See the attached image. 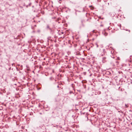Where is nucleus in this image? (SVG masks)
<instances>
[{"instance_id": "nucleus-1", "label": "nucleus", "mask_w": 132, "mask_h": 132, "mask_svg": "<svg viewBox=\"0 0 132 132\" xmlns=\"http://www.w3.org/2000/svg\"><path fill=\"white\" fill-rule=\"evenodd\" d=\"M118 63L119 62L114 60H112L111 62V64L113 66L115 65L116 64L117 65Z\"/></svg>"}, {"instance_id": "nucleus-2", "label": "nucleus", "mask_w": 132, "mask_h": 132, "mask_svg": "<svg viewBox=\"0 0 132 132\" xmlns=\"http://www.w3.org/2000/svg\"><path fill=\"white\" fill-rule=\"evenodd\" d=\"M108 61V58L106 57H104L102 58V62L103 63H105Z\"/></svg>"}, {"instance_id": "nucleus-3", "label": "nucleus", "mask_w": 132, "mask_h": 132, "mask_svg": "<svg viewBox=\"0 0 132 132\" xmlns=\"http://www.w3.org/2000/svg\"><path fill=\"white\" fill-rule=\"evenodd\" d=\"M62 85V83H60L59 84L58 86H57V87L58 88H61V85Z\"/></svg>"}, {"instance_id": "nucleus-4", "label": "nucleus", "mask_w": 132, "mask_h": 132, "mask_svg": "<svg viewBox=\"0 0 132 132\" xmlns=\"http://www.w3.org/2000/svg\"><path fill=\"white\" fill-rule=\"evenodd\" d=\"M47 29L51 30V29L50 28L49 25H47Z\"/></svg>"}, {"instance_id": "nucleus-5", "label": "nucleus", "mask_w": 132, "mask_h": 132, "mask_svg": "<svg viewBox=\"0 0 132 132\" xmlns=\"http://www.w3.org/2000/svg\"><path fill=\"white\" fill-rule=\"evenodd\" d=\"M103 33L104 34L105 36H106L108 35V34L105 32H103Z\"/></svg>"}, {"instance_id": "nucleus-6", "label": "nucleus", "mask_w": 132, "mask_h": 132, "mask_svg": "<svg viewBox=\"0 0 132 132\" xmlns=\"http://www.w3.org/2000/svg\"><path fill=\"white\" fill-rule=\"evenodd\" d=\"M103 54L104 55L105 53H106V52L105 51V50L104 49L103 50Z\"/></svg>"}, {"instance_id": "nucleus-7", "label": "nucleus", "mask_w": 132, "mask_h": 132, "mask_svg": "<svg viewBox=\"0 0 132 132\" xmlns=\"http://www.w3.org/2000/svg\"><path fill=\"white\" fill-rule=\"evenodd\" d=\"M95 44H96V47H98V45L97 43H95Z\"/></svg>"}, {"instance_id": "nucleus-8", "label": "nucleus", "mask_w": 132, "mask_h": 132, "mask_svg": "<svg viewBox=\"0 0 132 132\" xmlns=\"http://www.w3.org/2000/svg\"><path fill=\"white\" fill-rule=\"evenodd\" d=\"M125 106L126 107V108H127L128 107V104H125Z\"/></svg>"}, {"instance_id": "nucleus-9", "label": "nucleus", "mask_w": 132, "mask_h": 132, "mask_svg": "<svg viewBox=\"0 0 132 132\" xmlns=\"http://www.w3.org/2000/svg\"><path fill=\"white\" fill-rule=\"evenodd\" d=\"M81 23H82V26H83L84 27L85 26V25H84L83 23V21H81Z\"/></svg>"}, {"instance_id": "nucleus-10", "label": "nucleus", "mask_w": 132, "mask_h": 132, "mask_svg": "<svg viewBox=\"0 0 132 132\" xmlns=\"http://www.w3.org/2000/svg\"><path fill=\"white\" fill-rule=\"evenodd\" d=\"M73 93V92H72V91H70V92H69V93L70 94H71L72 93Z\"/></svg>"}, {"instance_id": "nucleus-11", "label": "nucleus", "mask_w": 132, "mask_h": 132, "mask_svg": "<svg viewBox=\"0 0 132 132\" xmlns=\"http://www.w3.org/2000/svg\"><path fill=\"white\" fill-rule=\"evenodd\" d=\"M117 60H120V58L119 57H117Z\"/></svg>"}, {"instance_id": "nucleus-12", "label": "nucleus", "mask_w": 132, "mask_h": 132, "mask_svg": "<svg viewBox=\"0 0 132 132\" xmlns=\"http://www.w3.org/2000/svg\"><path fill=\"white\" fill-rule=\"evenodd\" d=\"M14 63H13L12 64V65L13 66H14Z\"/></svg>"}, {"instance_id": "nucleus-13", "label": "nucleus", "mask_w": 132, "mask_h": 132, "mask_svg": "<svg viewBox=\"0 0 132 132\" xmlns=\"http://www.w3.org/2000/svg\"><path fill=\"white\" fill-rule=\"evenodd\" d=\"M103 24H101L100 25V26L101 27H103Z\"/></svg>"}, {"instance_id": "nucleus-14", "label": "nucleus", "mask_w": 132, "mask_h": 132, "mask_svg": "<svg viewBox=\"0 0 132 132\" xmlns=\"http://www.w3.org/2000/svg\"><path fill=\"white\" fill-rule=\"evenodd\" d=\"M20 67H21V68H22V65H21L20 66Z\"/></svg>"}, {"instance_id": "nucleus-15", "label": "nucleus", "mask_w": 132, "mask_h": 132, "mask_svg": "<svg viewBox=\"0 0 132 132\" xmlns=\"http://www.w3.org/2000/svg\"><path fill=\"white\" fill-rule=\"evenodd\" d=\"M61 34H64V32H61Z\"/></svg>"}, {"instance_id": "nucleus-16", "label": "nucleus", "mask_w": 132, "mask_h": 132, "mask_svg": "<svg viewBox=\"0 0 132 132\" xmlns=\"http://www.w3.org/2000/svg\"><path fill=\"white\" fill-rule=\"evenodd\" d=\"M28 7V5H27L26 6V7Z\"/></svg>"}, {"instance_id": "nucleus-17", "label": "nucleus", "mask_w": 132, "mask_h": 132, "mask_svg": "<svg viewBox=\"0 0 132 132\" xmlns=\"http://www.w3.org/2000/svg\"><path fill=\"white\" fill-rule=\"evenodd\" d=\"M38 32H40V31L39 30H38Z\"/></svg>"}, {"instance_id": "nucleus-18", "label": "nucleus", "mask_w": 132, "mask_h": 132, "mask_svg": "<svg viewBox=\"0 0 132 132\" xmlns=\"http://www.w3.org/2000/svg\"><path fill=\"white\" fill-rule=\"evenodd\" d=\"M40 114H42V113H40Z\"/></svg>"}, {"instance_id": "nucleus-19", "label": "nucleus", "mask_w": 132, "mask_h": 132, "mask_svg": "<svg viewBox=\"0 0 132 132\" xmlns=\"http://www.w3.org/2000/svg\"><path fill=\"white\" fill-rule=\"evenodd\" d=\"M18 65L19 66H20V65L19 64V65Z\"/></svg>"}, {"instance_id": "nucleus-20", "label": "nucleus", "mask_w": 132, "mask_h": 132, "mask_svg": "<svg viewBox=\"0 0 132 132\" xmlns=\"http://www.w3.org/2000/svg\"><path fill=\"white\" fill-rule=\"evenodd\" d=\"M55 81H56V80H55Z\"/></svg>"}, {"instance_id": "nucleus-21", "label": "nucleus", "mask_w": 132, "mask_h": 132, "mask_svg": "<svg viewBox=\"0 0 132 132\" xmlns=\"http://www.w3.org/2000/svg\"><path fill=\"white\" fill-rule=\"evenodd\" d=\"M56 83H58V82H56Z\"/></svg>"}, {"instance_id": "nucleus-22", "label": "nucleus", "mask_w": 132, "mask_h": 132, "mask_svg": "<svg viewBox=\"0 0 132 132\" xmlns=\"http://www.w3.org/2000/svg\"><path fill=\"white\" fill-rule=\"evenodd\" d=\"M129 32H130V30H129Z\"/></svg>"}, {"instance_id": "nucleus-23", "label": "nucleus", "mask_w": 132, "mask_h": 132, "mask_svg": "<svg viewBox=\"0 0 132 132\" xmlns=\"http://www.w3.org/2000/svg\"><path fill=\"white\" fill-rule=\"evenodd\" d=\"M108 5H109V3H108Z\"/></svg>"}, {"instance_id": "nucleus-24", "label": "nucleus", "mask_w": 132, "mask_h": 132, "mask_svg": "<svg viewBox=\"0 0 132 132\" xmlns=\"http://www.w3.org/2000/svg\"><path fill=\"white\" fill-rule=\"evenodd\" d=\"M112 51H111V53H112Z\"/></svg>"}]
</instances>
